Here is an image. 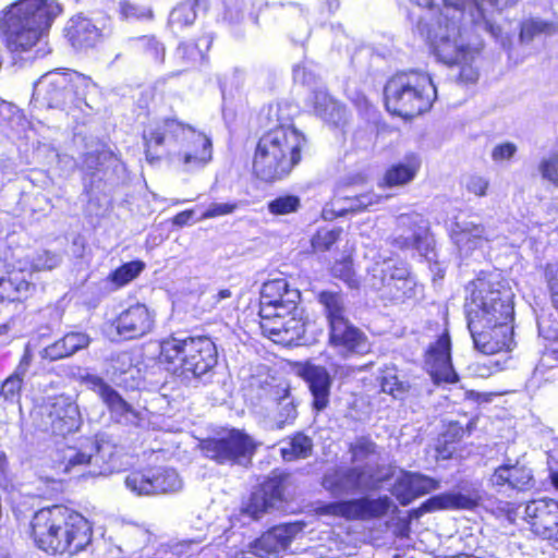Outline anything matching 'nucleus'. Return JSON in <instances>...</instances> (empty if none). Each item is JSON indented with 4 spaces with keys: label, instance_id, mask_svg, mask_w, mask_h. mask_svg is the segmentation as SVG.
Wrapping results in <instances>:
<instances>
[{
    "label": "nucleus",
    "instance_id": "obj_8",
    "mask_svg": "<svg viewBox=\"0 0 558 558\" xmlns=\"http://www.w3.org/2000/svg\"><path fill=\"white\" fill-rule=\"evenodd\" d=\"M436 99L437 89L432 76L423 71H398L384 86L386 110L405 121L428 112Z\"/></svg>",
    "mask_w": 558,
    "mask_h": 558
},
{
    "label": "nucleus",
    "instance_id": "obj_61",
    "mask_svg": "<svg viewBox=\"0 0 558 558\" xmlns=\"http://www.w3.org/2000/svg\"><path fill=\"white\" fill-rule=\"evenodd\" d=\"M193 217H194V210L185 209V210H182V211L175 214L172 217L171 222L173 226L182 228V227L191 225L193 221Z\"/></svg>",
    "mask_w": 558,
    "mask_h": 558
},
{
    "label": "nucleus",
    "instance_id": "obj_54",
    "mask_svg": "<svg viewBox=\"0 0 558 558\" xmlns=\"http://www.w3.org/2000/svg\"><path fill=\"white\" fill-rule=\"evenodd\" d=\"M238 208L236 203L211 204L201 216V220L232 214Z\"/></svg>",
    "mask_w": 558,
    "mask_h": 558
},
{
    "label": "nucleus",
    "instance_id": "obj_25",
    "mask_svg": "<svg viewBox=\"0 0 558 558\" xmlns=\"http://www.w3.org/2000/svg\"><path fill=\"white\" fill-rule=\"evenodd\" d=\"M312 109L316 117L331 128H343L350 121L345 105L325 90L313 93Z\"/></svg>",
    "mask_w": 558,
    "mask_h": 558
},
{
    "label": "nucleus",
    "instance_id": "obj_60",
    "mask_svg": "<svg viewBox=\"0 0 558 558\" xmlns=\"http://www.w3.org/2000/svg\"><path fill=\"white\" fill-rule=\"evenodd\" d=\"M499 514L505 517L509 523L514 524L519 515V505L506 501L498 507Z\"/></svg>",
    "mask_w": 558,
    "mask_h": 558
},
{
    "label": "nucleus",
    "instance_id": "obj_10",
    "mask_svg": "<svg viewBox=\"0 0 558 558\" xmlns=\"http://www.w3.org/2000/svg\"><path fill=\"white\" fill-rule=\"evenodd\" d=\"M293 474L283 469H274L252 489L242 504L241 513L253 520L278 510L289 504L295 495Z\"/></svg>",
    "mask_w": 558,
    "mask_h": 558
},
{
    "label": "nucleus",
    "instance_id": "obj_26",
    "mask_svg": "<svg viewBox=\"0 0 558 558\" xmlns=\"http://www.w3.org/2000/svg\"><path fill=\"white\" fill-rule=\"evenodd\" d=\"M421 169V159L415 154H408L403 159L389 165L378 181L381 189L404 186L411 183Z\"/></svg>",
    "mask_w": 558,
    "mask_h": 558
},
{
    "label": "nucleus",
    "instance_id": "obj_22",
    "mask_svg": "<svg viewBox=\"0 0 558 558\" xmlns=\"http://www.w3.org/2000/svg\"><path fill=\"white\" fill-rule=\"evenodd\" d=\"M439 486V481L434 477L418 472H404L396 481L392 494L401 506H408Z\"/></svg>",
    "mask_w": 558,
    "mask_h": 558
},
{
    "label": "nucleus",
    "instance_id": "obj_34",
    "mask_svg": "<svg viewBox=\"0 0 558 558\" xmlns=\"http://www.w3.org/2000/svg\"><path fill=\"white\" fill-rule=\"evenodd\" d=\"M411 2L417 4L418 7L426 8V9H434L436 5L437 0H410ZM462 1V8H461V20H464L465 15V4L466 0ZM452 0H441V5L438 7V9L430 14L429 17H420L415 25V32L420 35V29L422 24H433L436 21H439L440 17L445 20L444 17L453 16L456 14V9L451 5Z\"/></svg>",
    "mask_w": 558,
    "mask_h": 558
},
{
    "label": "nucleus",
    "instance_id": "obj_28",
    "mask_svg": "<svg viewBox=\"0 0 558 558\" xmlns=\"http://www.w3.org/2000/svg\"><path fill=\"white\" fill-rule=\"evenodd\" d=\"M180 485V477L173 469L149 466L142 474V495L172 493Z\"/></svg>",
    "mask_w": 558,
    "mask_h": 558
},
{
    "label": "nucleus",
    "instance_id": "obj_62",
    "mask_svg": "<svg viewBox=\"0 0 558 558\" xmlns=\"http://www.w3.org/2000/svg\"><path fill=\"white\" fill-rule=\"evenodd\" d=\"M155 318L151 313L142 304V336L154 328Z\"/></svg>",
    "mask_w": 558,
    "mask_h": 558
},
{
    "label": "nucleus",
    "instance_id": "obj_35",
    "mask_svg": "<svg viewBox=\"0 0 558 558\" xmlns=\"http://www.w3.org/2000/svg\"><path fill=\"white\" fill-rule=\"evenodd\" d=\"M287 446L281 447L280 456L284 461L305 459L311 456L313 441L303 432H296L288 437Z\"/></svg>",
    "mask_w": 558,
    "mask_h": 558
},
{
    "label": "nucleus",
    "instance_id": "obj_18",
    "mask_svg": "<svg viewBox=\"0 0 558 558\" xmlns=\"http://www.w3.org/2000/svg\"><path fill=\"white\" fill-rule=\"evenodd\" d=\"M424 363L436 385L457 384L460 380L452 364L451 338L448 330H444L436 341L428 345L424 354Z\"/></svg>",
    "mask_w": 558,
    "mask_h": 558
},
{
    "label": "nucleus",
    "instance_id": "obj_29",
    "mask_svg": "<svg viewBox=\"0 0 558 558\" xmlns=\"http://www.w3.org/2000/svg\"><path fill=\"white\" fill-rule=\"evenodd\" d=\"M89 337L80 331H70L44 348L41 356L50 362L72 356L77 351L88 347Z\"/></svg>",
    "mask_w": 558,
    "mask_h": 558
},
{
    "label": "nucleus",
    "instance_id": "obj_56",
    "mask_svg": "<svg viewBox=\"0 0 558 558\" xmlns=\"http://www.w3.org/2000/svg\"><path fill=\"white\" fill-rule=\"evenodd\" d=\"M360 199L359 205H349L345 209H343V213H361L368 209V207L376 205L378 203V197L375 195H372L369 193H362L356 195Z\"/></svg>",
    "mask_w": 558,
    "mask_h": 558
},
{
    "label": "nucleus",
    "instance_id": "obj_16",
    "mask_svg": "<svg viewBox=\"0 0 558 558\" xmlns=\"http://www.w3.org/2000/svg\"><path fill=\"white\" fill-rule=\"evenodd\" d=\"M514 319L468 326L475 348L488 355L507 353L515 345Z\"/></svg>",
    "mask_w": 558,
    "mask_h": 558
},
{
    "label": "nucleus",
    "instance_id": "obj_19",
    "mask_svg": "<svg viewBox=\"0 0 558 558\" xmlns=\"http://www.w3.org/2000/svg\"><path fill=\"white\" fill-rule=\"evenodd\" d=\"M293 369L296 376L307 385L312 396V410L317 413L324 411L329 405L332 386V378L327 368L305 360L295 362Z\"/></svg>",
    "mask_w": 558,
    "mask_h": 558
},
{
    "label": "nucleus",
    "instance_id": "obj_50",
    "mask_svg": "<svg viewBox=\"0 0 558 558\" xmlns=\"http://www.w3.org/2000/svg\"><path fill=\"white\" fill-rule=\"evenodd\" d=\"M178 52L186 63H195L204 58L203 50L193 40L181 43L178 47Z\"/></svg>",
    "mask_w": 558,
    "mask_h": 558
},
{
    "label": "nucleus",
    "instance_id": "obj_11",
    "mask_svg": "<svg viewBox=\"0 0 558 558\" xmlns=\"http://www.w3.org/2000/svg\"><path fill=\"white\" fill-rule=\"evenodd\" d=\"M31 418L36 432L52 438H65L82 425L77 404L64 395L49 397L34 407Z\"/></svg>",
    "mask_w": 558,
    "mask_h": 558
},
{
    "label": "nucleus",
    "instance_id": "obj_46",
    "mask_svg": "<svg viewBox=\"0 0 558 558\" xmlns=\"http://www.w3.org/2000/svg\"><path fill=\"white\" fill-rule=\"evenodd\" d=\"M380 385L383 391L391 395L393 398H402L411 389V385L408 381L401 380L396 374L384 375Z\"/></svg>",
    "mask_w": 558,
    "mask_h": 558
},
{
    "label": "nucleus",
    "instance_id": "obj_38",
    "mask_svg": "<svg viewBox=\"0 0 558 558\" xmlns=\"http://www.w3.org/2000/svg\"><path fill=\"white\" fill-rule=\"evenodd\" d=\"M20 265L26 270V275L33 280L35 272L51 270L57 266L54 254L48 251H39L33 256L17 257Z\"/></svg>",
    "mask_w": 558,
    "mask_h": 558
},
{
    "label": "nucleus",
    "instance_id": "obj_36",
    "mask_svg": "<svg viewBox=\"0 0 558 558\" xmlns=\"http://www.w3.org/2000/svg\"><path fill=\"white\" fill-rule=\"evenodd\" d=\"M558 31L554 22L541 19H526L520 23L519 39L521 43L529 44L539 36H549Z\"/></svg>",
    "mask_w": 558,
    "mask_h": 558
},
{
    "label": "nucleus",
    "instance_id": "obj_2",
    "mask_svg": "<svg viewBox=\"0 0 558 558\" xmlns=\"http://www.w3.org/2000/svg\"><path fill=\"white\" fill-rule=\"evenodd\" d=\"M93 525L78 511L63 504L36 510L27 525L35 548L51 557H73L93 541Z\"/></svg>",
    "mask_w": 558,
    "mask_h": 558
},
{
    "label": "nucleus",
    "instance_id": "obj_59",
    "mask_svg": "<svg viewBox=\"0 0 558 558\" xmlns=\"http://www.w3.org/2000/svg\"><path fill=\"white\" fill-rule=\"evenodd\" d=\"M288 390L284 391V396L281 398V401H284V404L282 405L283 410L286 411L284 414H280L281 416V420L280 422L282 424H286V423H291L298 415V411H296V408L295 405L293 404V402L291 400H288Z\"/></svg>",
    "mask_w": 558,
    "mask_h": 558
},
{
    "label": "nucleus",
    "instance_id": "obj_1",
    "mask_svg": "<svg viewBox=\"0 0 558 558\" xmlns=\"http://www.w3.org/2000/svg\"><path fill=\"white\" fill-rule=\"evenodd\" d=\"M267 119L272 125L256 137L251 173L258 182L275 184L288 179L303 162L310 140L296 128L294 108L287 101L269 105Z\"/></svg>",
    "mask_w": 558,
    "mask_h": 558
},
{
    "label": "nucleus",
    "instance_id": "obj_37",
    "mask_svg": "<svg viewBox=\"0 0 558 558\" xmlns=\"http://www.w3.org/2000/svg\"><path fill=\"white\" fill-rule=\"evenodd\" d=\"M205 0H183L178 3L170 14L172 25L180 28L191 26L197 19V12Z\"/></svg>",
    "mask_w": 558,
    "mask_h": 558
},
{
    "label": "nucleus",
    "instance_id": "obj_32",
    "mask_svg": "<svg viewBox=\"0 0 558 558\" xmlns=\"http://www.w3.org/2000/svg\"><path fill=\"white\" fill-rule=\"evenodd\" d=\"M85 383L100 397V399L107 404L110 411L120 414L130 412L131 408L126 401L101 377L96 375H87L85 377Z\"/></svg>",
    "mask_w": 558,
    "mask_h": 558
},
{
    "label": "nucleus",
    "instance_id": "obj_58",
    "mask_svg": "<svg viewBox=\"0 0 558 558\" xmlns=\"http://www.w3.org/2000/svg\"><path fill=\"white\" fill-rule=\"evenodd\" d=\"M458 447L453 444H447L438 437L437 445L435 447L436 460H449L457 452Z\"/></svg>",
    "mask_w": 558,
    "mask_h": 558
},
{
    "label": "nucleus",
    "instance_id": "obj_30",
    "mask_svg": "<svg viewBox=\"0 0 558 558\" xmlns=\"http://www.w3.org/2000/svg\"><path fill=\"white\" fill-rule=\"evenodd\" d=\"M316 301L323 308L327 326L349 318L344 294L341 291L322 290L316 294Z\"/></svg>",
    "mask_w": 558,
    "mask_h": 558
},
{
    "label": "nucleus",
    "instance_id": "obj_24",
    "mask_svg": "<svg viewBox=\"0 0 558 558\" xmlns=\"http://www.w3.org/2000/svg\"><path fill=\"white\" fill-rule=\"evenodd\" d=\"M365 471L360 466L336 468L322 477V486L331 496L356 493L364 487Z\"/></svg>",
    "mask_w": 558,
    "mask_h": 558
},
{
    "label": "nucleus",
    "instance_id": "obj_5",
    "mask_svg": "<svg viewBox=\"0 0 558 558\" xmlns=\"http://www.w3.org/2000/svg\"><path fill=\"white\" fill-rule=\"evenodd\" d=\"M63 12L57 0H16L0 12V33L7 51L22 58L29 53Z\"/></svg>",
    "mask_w": 558,
    "mask_h": 558
},
{
    "label": "nucleus",
    "instance_id": "obj_6",
    "mask_svg": "<svg viewBox=\"0 0 558 558\" xmlns=\"http://www.w3.org/2000/svg\"><path fill=\"white\" fill-rule=\"evenodd\" d=\"M456 9L453 16L440 17L433 24H422L420 36L425 40L430 52L436 59L452 68H458L456 76L460 85L476 84L480 78V65L482 60V46L458 44L461 36V0H452Z\"/></svg>",
    "mask_w": 558,
    "mask_h": 558
},
{
    "label": "nucleus",
    "instance_id": "obj_13",
    "mask_svg": "<svg viewBox=\"0 0 558 558\" xmlns=\"http://www.w3.org/2000/svg\"><path fill=\"white\" fill-rule=\"evenodd\" d=\"M390 508L391 500L386 495L377 498L362 496L322 504L317 507V513L348 522L369 521L385 517Z\"/></svg>",
    "mask_w": 558,
    "mask_h": 558
},
{
    "label": "nucleus",
    "instance_id": "obj_49",
    "mask_svg": "<svg viewBox=\"0 0 558 558\" xmlns=\"http://www.w3.org/2000/svg\"><path fill=\"white\" fill-rule=\"evenodd\" d=\"M465 434L466 429L460 423L449 422L440 433L439 438L447 444H453L458 447Z\"/></svg>",
    "mask_w": 558,
    "mask_h": 558
},
{
    "label": "nucleus",
    "instance_id": "obj_27",
    "mask_svg": "<svg viewBox=\"0 0 558 558\" xmlns=\"http://www.w3.org/2000/svg\"><path fill=\"white\" fill-rule=\"evenodd\" d=\"M71 89V78L62 73L44 75L36 86L38 97H40L49 108H57L64 104Z\"/></svg>",
    "mask_w": 558,
    "mask_h": 558
},
{
    "label": "nucleus",
    "instance_id": "obj_47",
    "mask_svg": "<svg viewBox=\"0 0 558 558\" xmlns=\"http://www.w3.org/2000/svg\"><path fill=\"white\" fill-rule=\"evenodd\" d=\"M142 50L151 63H161L165 59V47L154 36H142Z\"/></svg>",
    "mask_w": 558,
    "mask_h": 558
},
{
    "label": "nucleus",
    "instance_id": "obj_31",
    "mask_svg": "<svg viewBox=\"0 0 558 558\" xmlns=\"http://www.w3.org/2000/svg\"><path fill=\"white\" fill-rule=\"evenodd\" d=\"M399 228L401 233L390 238L391 246L401 251L416 250L426 257L434 251L427 231H416L411 226H399Z\"/></svg>",
    "mask_w": 558,
    "mask_h": 558
},
{
    "label": "nucleus",
    "instance_id": "obj_15",
    "mask_svg": "<svg viewBox=\"0 0 558 558\" xmlns=\"http://www.w3.org/2000/svg\"><path fill=\"white\" fill-rule=\"evenodd\" d=\"M327 344L343 360L364 356L372 351L368 336L350 318L327 326Z\"/></svg>",
    "mask_w": 558,
    "mask_h": 558
},
{
    "label": "nucleus",
    "instance_id": "obj_51",
    "mask_svg": "<svg viewBox=\"0 0 558 558\" xmlns=\"http://www.w3.org/2000/svg\"><path fill=\"white\" fill-rule=\"evenodd\" d=\"M465 187L469 193L484 197L489 189V180L478 174H472L469 177Z\"/></svg>",
    "mask_w": 558,
    "mask_h": 558
},
{
    "label": "nucleus",
    "instance_id": "obj_57",
    "mask_svg": "<svg viewBox=\"0 0 558 558\" xmlns=\"http://www.w3.org/2000/svg\"><path fill=\"white\" fill-rule=\"evenodd\" d=\"M34 360V353L31 347L25 345L22 355L20 356L19 363L14 369V374L25 378Z\"/></svg>",
    "mask_w": 558,
    "mask_h": 558
},
{
    "label": "nucleus",
    "instance_id": "obj_40",
    "mask_svg": "<svg viewBox=\"0 0 558 558\" xmlns=\"http://www.w3.org/2000/svg\"><path fill=\"white\" fill-rule=\"evenodd\" d=\"M138 274L140 260H132L112 270L106 281L110 284L111 290H118L135 279Z\"/></svg>",
    "mask_w": 558,
    "mask_h": 558
},
{
    "label": "nucleus",
    "instance_id": "obj_21",
    "mask_svg": "<svg viewBox=\"0 0 558 558\" xmlns=\"http://www.w3.org/2000/svg\"><path fill=\"white\" fill-rule=\"evenodd\" d=\"M63 35L70 46L77 51L94 49L105 38L102 29L83 13H77L69 19L63 28Z\"/></svg>",
    "mask_w": 558,
    "mask_h": 558
},
{
    "label": "nucleus",
    "instance_id": "obj_20",
    "mask_svg": "<svg viewBox=\"0 0 558 558\" xmlns=\"http://www.w3.org/2000/svg\"><path fill=\"white\" fill-rule=\"evenodd\" d=\"M490 486L525 493L535 488L536 481L531 468L520 460L507 459L489 475Z\"/></svg>",
    "mask_w": 558,
    "mask_h": 558
},
{
    "label": "nucleus",
    "instance_id": "obj_41",
    "mask_svg": "<svg viewBox=\"0 0 558 558\" xmlns=\"http://www.w3.org/2000/svg\"><path fill=\"white\" fill-rule=\"evenodd\" d=\"M342 235L341 228L326 229L319 228L311 238V250L313 253H325L340 240Z\"/></svg>",
    "mask_w": 558,
    "mask_h": 558
},
{
    "label": "nucleus",
    "instance_id": "obj_9",
    "mask_svg": "<svg viewBox=\"0 0 558 558\" xmlns=\"http://www.w3.org/2000/svg\"><path fill=\"white\" fill-rule=\"evenodd\" d=\"M514 292L506 280L476 277L464 302L468 326L514 319Z\"/></svg>",
    "mask_w": 558,
    "mask_h": 558
},
{
    "label": "nucleus",
    "instance_id": "obj_17",
    "mask_svg": "<svg viewBox=\"0 0 558 558\" xmlns=\"http://www.w3.org/2000/svg\"><path fill=\"white\" fill-rule=\"evenodd\" d=\"M523 520L535 536L558 541V500L538 498L527 501Z\"/></svg>",
    "mask_w": 558,
    "mask_h": 558
},
{
    "label": "nucleus",
    "instance_id": "obj_39",
    "mask_svg": "<svg viewBox=\"0 0 558 558\" xmlns=\"http://www.w3.org/2000/svg\"><path fill=\"white\" fill-rule=\"evenodd\" d=\"M330 275L332 278L344 282L350 289H357L360 287V280L356 276L351 255L336 259L330 267Z\"/></svg>",
    "mask_w": 558,
    "mask_h": 558
},
{
    "label": "nucleus",
    "instance_id": "obj_14",
    "mask_svg": "<svg viewBox=\"0 0 558 558\" xmlns=\"http://www.w3.org/2000/svg\"><path fill=\"white\" fill-rule=\"evenodd\" d=\"M36 291V283L27 277L13 252L0 256V305L24 304Z\"/></svg>",
    "mask_w": 558,
    "mask_h": 558
},
{
    "label": "nucleus",
    "instance_id": "obj_52",
    "mask_svg": "<svg viewBox=\"0 0 558 558\" xmlns=\"http://www.w3.org/2000/svg\"><path fill=\"white\" fill-rule=\"evenodd\" d=\"M93 454L92 452H87L82 449H77L74 451L72 456H70L64 462V472H70L74 468L77 466H87L90 464Z\"/></svg>",
    "mask_w": 558,
    "mask_h": 558
},
{
    "label": "nucleus",
    "instance_id": "obj_48",
    "mask_svg": "<svg viewBox=\"0 0 558 558\" xmlns=\"http://www.w3.org/2000/svg\"><path fill=\"white\" fill-rule=\"evenodd\" d=\"M544 277L549 291L550 302L558 312V264L546 265L544 269Z\"/></svg>",
    "mask_w": 558,
    "mask_h": 558
},
{
    "label": "nucleus",
    "instance_id": "obj_43",
    "mask_svg": "<svg viewBox=\"0 0 558 558\" xmlns=\"http://www.w3.org/2000/svg\"><path fill=\"white\" fill-rule=\"evenodd\" d=\"M268 211L275 216H283L296 213L301 207V199L293 194L280 195L267 205Z\"/></svg>",
    "mask_w": 558,
    "mask_h": 558
},
{
    "label": "nucleus",
    "instance_id": "obj_64",
    "mask_svg": "<svg viewBox=\"0 0 558 558\" xmlns=\"http://www.w3.org/2000/svg\"><path fill=\"white\" fill-rule=\"evenodd\" d=\"M120 15L123 20H130L136 17V7L123 1L120 3Z\"/></svg>",
    "mask_w": 558,
    "mask_h": 558
},
{
    "label": "nucleus",
    "instance_id": "obj_45",
    "mask_svg": "<svg viewBox=\"0 0 558 558\" xmlns=\"http://www.w3.org/2000/svg\"><path fill=\"white\" fill-rule=\"evenodd\" d=\"M24 378L12 373L0 385V397L11 403L20 402Z\"/></svg>",
    "mask_w": 558,
    "mask_h": 558
},
{
    "label": "nucleus",
    "instance_id": "obj_42",
    "mask_svg": "<svg viewBox=\"0 0 558 558\" xmlns=\"http://www.w3.org/2000/svg\"><path fill=\"white\" fill-rule=\"evenodd\" d=\"M352 462H360L377 454V445L369 436H360L348 445Z\"/></svg>",
    "mask_w": 558,
    "mask_h": 558
},
{
    "label": "nucleus",
    "instance_id": "obj_63",
    "mask_svg": "<svg viewBox=\"0 0 558 558\" xmlns=\"http://www.w3.org/2000/svg\"><path fill=\"white\" fill-rule=\"evenodd\" d=\"M8 469H9V462H8L7 453L3 451H0V486L1 487H5L7 483L9 482Z\"/></svg>",
    "mask_w": 558,
    "mask_h": 558
},
{
    "label": "nucleus",
    "instance_id": "obj_55",
    "mask_svg": "<svg viewBox=\"0 0 558 558\" xmlns=\"http://www.w3.org/2000/svg\"><path fill=\"white\" fill-rule=\"evenodd\" d=\"M517 153V146L513 143L505 142L496 145L492 150V158L499 162L511 159Z\"/></svg>",
    "mask_w": 558,
    "mask_h": 558
},
{
    "label": "nucleus",
    "instance_id": "obj_3",
    "mask_svg": "<svg viewBox=\"0 0 558 558\" xmlns=\"http://www.w3.org/2000/svg\"><path fill=\"white\" fill-rule=\"evenodd\" d=\"M147 162L171 156L189 169H198L213 159V142L204 132L177 118L147 123L142 132Z\"/></svg>",
    "mask_w": 558,
    "mask_h": 558
},
{
    "label": "nucleus",
    "instance_id": "obj_53",
    "mask_svg": "<svg viewBox=\"0 0 558 558\" xmlns=\"http://www.w3.org/2000/svg\"><path fill=\"white\" fill-rule=\"evenodd\" d=\"M117 329L120 335L132 338L130 333L136 330V319L133 318V313L131 310L120 314L117 319Z\"/></svg>",
    "mask_w": 558,
    "mask_h": 558
},
{
    "label": "nucleus",
    "instance_id": "obj_33",
    "mask_svg": "<svg viewBox=\"0 0 558 558\" xmlns=\"http://www.w3.org/2000/svg\"><path fill=\"white\" fill-rule=\"evenodd\" d=\"M434 511L445 510H473L478 507L481 497L461 493H441L429 497Z\"/></svg>",
    "mask_w": 558,
    "mask_h": 558
},
{
    "label": "nucleus",
    "instance_id": "obj_23",
    "mask_svg": "<svg viewBox=\"0 0 558 558\" xmlns=\"http://www.w3.org/2000/svg\"><path fill=\"white\" fill-rule=\"evenodd\" d=\"M292 539L293 534L287 525H275L252 542L251 553L258 558H281Z\"/></svg>",
    "mask_w": 558,
    "mask_h": 558
},
{
    "label": "nucleus",
    "instance_id": "obj_7",
    "mask_svg": "<svg viewBox=\"0 0 558 558\" xmlns=\"http://www.w3.org/2000/svg\"><path fill=\"white\" fill-rule=\"evenodd\" d=\"M148 360L165 372L178 377L201 378L218 363V350L209 336H168L157 342V353Z\"/></svg>",
    "mask_w": 558,
    "mask_h": 558
},
{
    "label": "nucleus",
    "instance_id": "obj_4",
    "mask_svg": "<svg viewBox=\"0 0 558 558\" xmlns=\"http://www.w3.org/2000/svg\"><path fill=\"white\" fill-rule=\"evenodd\" d=\"M301 292L286 278H275L262 284L258 318L262 333L282 347L302 344L306 319L300 308Z\"/></svg>",
    "mask_w": 558,
    "mask_h": 558
},
{
    "label": "nucleus",
    "instance_id": "obj_44",
    "mask_svg": "<svg viewBox=\"0 0 558 558\" xmlns=\"http://www.w3.org/2000/svg\"><path fill=\"white\" fill-rule=\"evenodd\" d=\"M537 170L543 181L558 189V150L543 157L537 165Z\"/></svg>",
    "mask_w": 558,
    "mask_h": 558
},
{
    "label": "nucleus",
    "instance_id": "obj_12",
    "mask_svg": "<svg viewBox=\"0 0 558 558\" xmlns=\"http://www.w3.org/2000/svg\"><path fill=\"white\" fill-rule=\"evenodd\" d=\"M198 448L205 458L218 464H238L243 459L250 460L258 444L245 432L232 428L223 436L201 439Z\"/></svg>",
    "mask_w": 558,
    "mask_h": 558
}]
</instances>
